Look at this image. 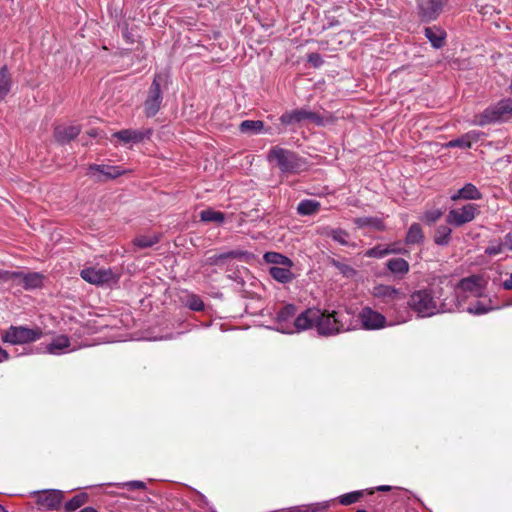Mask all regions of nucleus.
<instances>
[{
	"label": "nucleus",
	"mask_w": 512,
	"mask_h": 512,
	"mask_svg": "<svg viewBox=\"0 0 512 512\" xmlns=\"http://www.w3.org/2000/svg\"><path fill=\"white\" fill-rule=\"evenodd\" d=\"M390 250H402V253H405L406 251L401 247H396L395 245H389Z\"/></svg>",
	"instance_id": "obj_56"
},
{
	"label": "nucleus",
	"mask_w": 512,
	"mask_h": 512,
	"mask_svg": "<svg viewBox=\"0 0 512 512\" xmlns=\"http://www.w3.org/2000/svg\"><path fill=\"white\" fill-rule=\"evenodd\" d=\"M35 495L37 505L47 510L59 508L63 501V492L60 490L38 491Z\"/></svg>",
	"instance_id": "obj_14"
},
{
	"label": "nucleus",
	"mask_w": 512,
	"mask_h": 512,
	"mask_svg": "<svg viewBox=\"0 0 512 512\" xmlns=\"http://www.w3.org/2000/svg\"><path fill=\"white\" fill-rule=\"evenodd\" d=\"M80 276L83 280L94 285H104L115 283L117 277L111 269L104 268H85L81 271Z\"/></svg>",
	"instance_id": "obj_11"
},
{
	"label": "nucleus",
	"mask_w": 512,
	"mask_h": 512,
	"mask_svg": "<svg viewBox=\"0 0 512 512\" xmlns=\"http://www.w3.org/2000/svg\"><path fill=\"white\" fill-rule=\"evenodd\" d=\"M437 290L443 291L442 296L437 298L439 313L455 312L463 306V299L456 292L454 284L449 282L445 287H438Z\"/></svg>",
	"instance_id": "obj_7"
},
{
	"label": "nucleus",
	"mask_w": 512,
	"mask_h": 512,
	"mask_svg": "<svg viewBox=\"0 0 512 512\" xmlns=\"http://www.w3.org/2000/svg\"><path fill=\"white\" fill-rule=\"evenodd\" d=\"M308 62L314 67H319L323 63V60L318 53H311L308 55Z\"/></svg>",
	"instance_id": "obj_48"
},
{
	"label": "nucleus",
	"mask_w": 512,
	"mask_h": 512,
	"mask_svg": "<svg viewBox=\"0 0 512 512\" xmlns=\"http://www.w3.org/2000/svg\"><path fill=\"white\" fill-rule=\"evenodd\" d=\"M186 306L193 311H202L204 309L203 301L195 294L187 296Z\"/></svg>",
	"instance_id": "obj_42"
},
{
	"label": "nucleus",
	"mask_w": 512,
	"mask_h": 512,
	"mask_svg": "<svg viewBox=\"0 0 512 512\" xmlns=\"http://www.w3.org/2000/svg\"><path fill=\"white\" fill-rule=\"evenodd\" d=\"M151 129L133 130L123 129L113 134L114 137L119 139L124 144H137L151 136Z\"/></svg>",
	"instance_id": "obj_20"
},
{
	"label": "nucleus",
	"mask_w": 512,
	"mask_h": 512,
	"mask_svg": "<svg viewBox=\"0 0 512 512\" xmlns=\"http://www.w3.org/2000/svg\"><path fill=\"white\" fill-rule=\"evenodd\" d=\"M263 259L265 260V262L274 264V265H280V266H292L293 265L292 261L288 257H286L278 252H266L263 256Z\"/></svg>",
	"instance_id": "obj_33"
},
{
	"label": "nucleus",
	"mask_w": 512,
	"mask_h": 512,
	"mask_svg": "<svg viewBox=\"0 0 512 512\" xmlns=\"http://www.w3.org/2000/svg\"><path fill=\"white\" fill-rule=\"evenodd\" d=\"M0 333L2 342L11 345L29 344L39 340L43 335L42 329L39 327L28 328L13 325Z\"/></svg>",
	"instance_id": "obj_5"
},
{
	"label": "nucleus",
	"mask_w": 512,
	"mask_h": 512,
	"mask_svg": "<svg viewBox=\"0 0 512 512\" xmlns=\"http://www.w3.org/2000/svg\"><path fill=\"white\" fill-rule=\"evenodd\" d=\"M353 222L358 228L369 227L377 231H382L385 229V225L382 219L378 217H358L355 218Z\"/></svg>",
	"instance_id": "obj_28"
},
{
	"label": "nucleus",
	"mask_w": 512,
	"mask_h": 512,
	"mask_svg": "<svg viewBox=\"0 0 512 512\" xmlns=\"http://www.w3.org/2000/svg\"><path fill=\"white\" fill-rule=\"evenodd\" d=\"M452 230L446 225H440L437 227L434 236V242L437 245L445 246L450 241Z\"/></svg>",
	"instance_id": "obj_37"
},
{
	"label": "nucleus",
	"mask_w": 512,
	"mask_h": 512,
	"mask_svg": "<svg viewBox=\"0 0 512 512\" xmlns=\"http://www.w3.org/2000/svg\"><path fill=\"white\" fill-rule=\"evenodd\" d=\"M244 256L245 252L239 250L229 251L208 257L207 264L228 270L234 259H242Z\"/></svg>",
	"instance_id": "obj_21"
},
{
	"label": "nucleus",
	"mask_w": 512,
	"mask_h": 512,
	"mask_svg": "<svg viewBox=\"0 0 512 512\" xmlns=\"http://www.w3.org/2000/svg\"><path fill=\"white\" fill-rule=\"evenodd\" d=\"M88 500V496L85 493H80L71 498L66 502L64 508L66 512H73L84 505Z\"/></svg>",
	"instance_id": "obj_40"
},
{
	"label": "nucleus",
	"mask_w": 512,
	"mask_h": 512,
	"mask_svg": "<svg viewBox=\"0 0 512 512\" xmlns=\"http://www.w3.org/2000/svg\"><path fill=\"white\" fill-rule=\"evenodd\" d=\"M504 239V245H506L512 251V233H508Z\"/></svg>",
	"instance_id": "obj_53"
},
{
	"label": "nucleus",
	"mask_w": 512,
	"mask_h": 512,
	"mask_svg": "<svg viewBox=\"0 0 512 512\" xmlns=\"http://www.w3.org/2000/svg\"><path fill=\"white\" fill-rule=\"evenodd\" d=\"M379 491H389L391 489L390 486H386V485H383V486H379L377 488Z\"/></svg>",
	"instance_id": "obj_55"
},
{
	"label": "nucleus",
	"mask_w": 512,
	"mask_h": 512,
	"mask_svg": "<svg viewBox=\"0 0 512 512\" xmlns=\"http://www.w3.org/2000/svg\"><path fill=\"white\" fill-rule=\"evenodd\" d=\"M423 239L424 235L421 226L418 223H413L408 229L405 243L408 245L419 244Z\"/></svg>",
	"instance_id": "obj_32"
},
{
	"label": "nucleus",
	"mask_w": 512,
	"mask_h": 512,
	"mask_svg": "<svg viewBox=\"0 0 512 512\" xmlns=\"http://www.w3.org/2000/svg\"><path fill=\"white\" fill-rule=\"evenodd\" d=\"M15 278V271L0 270V281L1 282H12Z\"/></svg>",
	"instance_id": "obj_47"
},
{
	"label": "nucleus",
	"mask_w": 512,
	"mask_h": 512,
	"mask_svg": "<svg viewBox=\"0 0 512 512\" xmlns=\"http://www.w3.org/2000/svg\"><path fill=\"white\" fill-rule=\"evenodd\" d=\"M319 317V310L316 309H307L301 314H299L296 318H294L292 322V333L301 332L308 328H311L315 323L316 319Z\"/></svg>",
	"instance_id": "obj_19"
},
{
	"label": "nucleus",
	"mask_w": 512,
	"mask_h": 512,
	"mask_svg": "<svg viewBox=\"0 0 512 512\" xmlns=\"http://www.w3.org/2000/svg\"><path fill=\"white\" fill-rule=\"evenodd\" d=\"M158 242H159V236L156 235V234H153V235H140V236H137L133 240L134 245L139 247V248H149V247H152L153 245H155Z\"/></svg>",
	"instance_id": "obj_38"
},
{
	"label": "nucleus",
	"mask_w": 512,
	"mask_h": 512,
	"mask_svg": "<svg viewBox=\"0 0 512 512\" xmlns=\"http://www.w3.org/2000/svg\"><path fill=\"white\" fill-rule=\"evenodd\" d=\"M127 486H129L132 489H144L145 483L142 481H131L127 483Z\"/></svg>",
	"instance_id": "obj_49"
},
{
	"label": "nucleus",
	"mask_w": 512,
	"mask_h": 512,
	"mask_svg": "<svg viewBox=\"0 0 512 512\" xmlns=\"http://www.w3.org/2000/svg\"><path fill=\"white\" fill-rule=\"evenodd\" d=\"M387 269L394 275L402 278L409 272V264L403 258H392L386 263Z\"/></svg>",
	"instance_id": "obj_27"
},
{
	"label": "nucleus",
	"mask_w": 512,
	"mask_h": 512,
	"mask_svg": "<svg viewBox=\"0 0 512 512\" xmlns=\"http://www.w3.org/2000/svg\"><path fill=\"white\" fill-rule=\"evenodd\" d=\"M480 132L477 131H470L466 133L465 135L461 136L460 138L453 139L449 141L446 144V147L454 148H470L472 146V143L477 142L480 137Z\"/></svg>",
	"instance_id": "obj_24"
},
{
	"label": "nucleus",
	"mask_w": 512,
	"mask_h": 512,
	"mask_svg": "<svg viewBox=\"0 0 512 512\" xmlns=\"http://www.w3.org/2000/svg\"><path fill=\"white\" fill-rule=\"evenodd\" d=\"M292 266H273L270 268L269 273L273 279L280 283H288L293 279V273L290 268Z\"/></svg>",
	"instance_id": "obj_29"
},
{
	"label": "nucleus",
	"mask_w": 512,
	"mask_h": 512,
	"mask_svg": "<svg viewBox=\"0 0 512 512\" xmlns=\"http://www.w3.org/2000/svg\"><path fill=\"white\" fill-rule=\"evenodd\" d=\"M479 214V206L468 203L460 208L451 209L446 217V222L456 227H460L475 219Z\"/></svg>",
	"instance_id": "obj_8"
},
{
	"label": "nucleus",
	"mask_w": 512,
	"mask_h": 512,
	"mask_svg": "<svg viewBox=\"0 0 512 512\" xmlns=\"http://www.w3.org/2000/svg\"><path fill=\"white\" fill-rule=\"evenodd\" d=\"M13 81L6 66L0 68V101L11 91Z\"/></svg>",
	"instance_id": "obj_30"
},
{
	"label": "nucleus",
	"mask_w": 512,
	"mask_h": 512,
	"mask_svg": "<svg viewBox=\"0 0 512 512\" xmlns=\"http://www.w3.org/2000/svg\"><path fill=\"white\" fill-rule=\"evenodd\" d=\"M81 132L76 125H59L54 129V137L57 142L65 144L75 139Z\"/></svg>",
	"instance_id": "obj_22"
},
{
	"label": "nucleus",
	"mask_w": 512,
	"mask_h": 512,
	"mask_svg": "<svg viewBox=\"0 0 512 512\" xmlns=\"http://www.w3.org/2000/svg\"><path fill=\"white\" fill-rule=\"evenodd\" d=\"M89 135L92 136V137H95L96 136V132L93 130V131L89 132Z\"/></svg>",
	"instance_id": "obj_58"
},
{
	"label": "nucleus",
	"mask_w": 512,
	"mask_h": 512,
	"mask_svg": "<svg viewBox=\"0 0 512 512\" xmlns=\"http://www.w3.org/2000/svg\"><path fill=\"white\" fill-rule=\"evenodd\" d=\"M268 160L276 163L282 173L299 174L306 171L309 167L305 158L297 153L281 147H273L268 154Z\"/></svg>",
	"instance_id": "obj_3"
},
{
	"label": "nucleus",
	"mask_w": 512,
	"mask_h": 512,
	"mask_svg": "<svg viewBox=\"0 0 512 512\" xmlns=\"http://www.w3.org/2000/svg\"><path fill=\"white\" fill-rule=\"evenodd\" d=\"M502 286L505 290H512V273L509 278L503 282Z\"/></svg>",
	"instance_id": "obj_52"
},
{
	"label": "nucleus",
	"mask_w": 512,
	"mask_h": 512,
	"mask_svg": "<svg viewBox=\"0 0 512 512\" xmlns=\"http://www.w3.org/2000/svg\"><path fill=\"white\" fill-rule=\"evenodd\" d=\"M504 244L503 243H496L491 244L485 249V253L489 256H496L503 252Z\"/></svg>",
	"instance_id": "obj_45"
},
{
	"label": "nucleus",
	"mask_w": 512,
	"mask_h": 512,
	"mask_svg": "<svg viewBox=\"0 0 512 512\" xmlns=\"http://www.w3.org/2000/svg\"><path fill=\"white\" fill-rule=\"evenodd\" d=\"M320 203L316 200L305 199L302 200L297 206L299 215L308 216L317 213L320 210Z\"/></svg>",
	"instance_id": "obj_31"
},
{
	"label": "nucleus",
	"mask_w": 512,
	"mask_h": 512,
	"mask_svg": "<svg viewBox=\"0 0 512 512\" xmlns=\"http://www.w3.org/2000/svg\"><path fill=\"white\" fill-rule=\"evenodd\" d=\"M296 314V307L292 304H287L283 306L277 313L276 322H277V330L286 333L292 334V322L294 320Z\"/></svg>",
	"instance_id": "obj_17"
},
{
	"label": "nucleus",
	"mask_w": 512,
	"mask_h": 512,
	"mask_svg": "<svg viewBox=\"0 0 512 512\" xmlns=\"http://www.w3.org/2000/svg\"><path fill=\"white\" fill-rule=\"evenodd\" d=\"M512 118V98H505L490 105L482 113L475 116L474 123L485 126L491 123L507 121Z\"/></svg>",
	"instance_id": "obj_4"
},
{
	"label": "nucleus",
	"mask_w": 512,
	"mask_h": 512,
	"mask_svg": "<svg viewBox=\"0 0 512 512\" xmlns=\"http://www.w3.org/2000/svg\"><path fill=\"white\" fill-rule=\"evenodd\" d=\"M447 0H418L419 13L424 21L435 20Z\"/></svg>",
	"instance_id": "obj_16"
},
{
	"label": "nucleus",
	"mask_w": 512,
	"mask_h": 512,
	"mask_svg": "<svg viewBox=\"0 0 512 512\" xmlns=\"http://www.w3.org/2000/svg\"><path fill=\"white\" fill-rule=\"evenodd\" d=\"M123 171L117 166L91 164L88 167V175L95 177L97 181L117 178Z\"/></svg>",
	"instance_id": "obj_18"
},
{
	"label": "nucleus",
	"mask_w": 512,
	"mask_h": 512,
	"mask_svg": "<svg viewBox=\"0 0 512 512\" xmlns=\"http://www.w3.org/2000/svg\"><path fill=\"white\" fill-rule=\"evenodd\" d=\"M79 512H98V511L93 507H85L82 510H80Z\"/></svg>",
	"instance_id": "obj_54"
},
{
	"label": "nucleus",
	"mask_w": 512,
	"mask_h": 512,
	"mask_svg": "<svg viewBox=\"0 0 512 512\" xmlns=\"http://www.w3.org/2000/svg\"><path fill=\"white\" fill-rule=\"evenodd\" d=\"M243 133L258 134L264 131V123L260 120H244L240 124Z\"/></svg>",
	"instance_id": "obj_35"
},
{
	"label": "nucleus",
	"mask_w": 512,
	"mask_h": 512,
	"mask_svg": "<svg viewBox=\"0 0 512 512\" xmlns=\"http://www.w3.org/2000/svg\"><path fill=\"white\" fill-rule=\"evenodd\" d=\"M329 263L335 267L344 277L352 278L356 275V270L349 264L336 260L330 259Z\"/></svg>",
	"instance_id": "obj_39"
},
{
	"label": "nucleus",
	"mask_w": 512,
	"mask_h": 512,
	"mask_svg": "<svg viewBox=\"0 0 512 512\" xmlns=\"http://www.w3.org/2000/svg\"><path fill=\"white\" fill-rule=\"evenodd\" d=\"M456 292L463 299V303L469 297H480L483 293L482 279L480 276L472 275L461 279L456 285Z\"/></svg>",
	"instance_id": "obj_10"
},
{
	"label": "nucleus",
	"mask_w": 512,
	"mask_h": 512,
	"mask_svg": "<svg viewBox=\"0 0 512 512\" xmlns=\"http://www.w3.org/2000/svg\"><path fill=\"white\" fill-rule=\"evenodd\" d=\"M356 512H367V511L363 510V509H360V510H357Z\"/></svg>",
	"instance_id": "obj_59"
},
{
	"label": "nucleus",
	"mask_w": 512,
	"mask_h": 512,
	"mask_svg": "<svg viewBox=\"0 0 512 512\" xmlns=\"http://www.w3.org/2000/svg\"><path fill=\"white\" fill-rule=\"evenodd\" d=\"M44 275L39 272L15 271L14 285H21L25 290H33L41 288L43 285Z\"/></svg>",
	"instance_id": "obj_15"
},
{
	"label": "nucleus",
	"mask_w": 512,
	"mask_h": 512,
	"mask_svg": "<svg viewBox=\"0 0 512 512\" xmlns=\"http://www.w3.org/2000/svg\"><path fill=\"white\" fill-rule=\"evenodd\" d=\"M327 235L341 245L347 246L349 234L343 229H330Z\"/></svg>",
	"instance_id": "obj_41"
},
{
	"label": "nucleus",
	"mask_w": 512,
	"mask_h": 512,
	"mask_svg": "<svg viewBox=\"0 0 512 512\" xmlns=\"http://www.w3.org/2000/svg\"><path fill=\"white\" fill-rule=\"evenodd\" d=\"M318 507L317 506H306L295 509L294 512H317Z\"/></svg>",
	"instance_id": "obj_50"
},
{
	"label": "nucleus",
	"mask_w": 512,
	"mask_h": 512,
	"mask_svg": "<svg viewBox=\"0 0 512 512\" xmlns=\"http://www.w3.org/2000/svg\"><path fill=\"white\" fill-rule=\"evenodd\" d=\"M161 75H156L148 91V97L144 102V113L147 117L155 116L162 104Z\"/></svg>",
	"instance_id": "obj_9"
},
{
	"label": "nucleus",
	"mask_w": 512,
	"mask_h": 512,
	"mask_svg": "<svg viewBox=\"0 0 512 512\" xmlns=\"http://www.w3.org/2000/svg\"><path fill=\"white\" fill-rule=\"evenodd\" d=\"M466 310L470 314H475V315H482V314H485V313H487L489 311V309L486 308L480 302H477V304L475 306H473V307L472 306L468 307Z\"/></svg>",
	"instance_id": "obj_46"
},
{
	"label": "nucleus",
	"mask_w": 512,
	"mask_h": 512,
	"mask_svg": "<svg viewBox=\"0 0 512 512\" xmlns=\"http://www.w3.org/2000/svg\"><path fill=\"white\" fill-rule=\"evenodd\" d=\"M199 216L200 220L203 222H215L217 224L223 223L225 219L224 213L215 211L211 208L202 210Z\"/></svg>",
	"instance_id": "obj_36"
},
{
	"label": "nucleus",
	"mask_w": 512,
	"mask_h": 512,
	"mask_svg": "<svg viewBox=\"0 0 512 512\" xmlns=\"http://www.w3.org/2000/svg\"><path fill=\"white\" fill-rule=\"evenodd\" d=\"M372 296L381 304L394 308L396 304L405 299V292L391 285L378 284L373 287Z\"/></svg>",
	"instance_id": "obj_6"
},
{
	"label": "nucleus",
	"mask_w": 512,
	"mask_h": 512,
	"mask_svg": "<svg viewBox=\"0 0 512 512\" xmlns=\"http://www.w3.org/2000/svg\"><path fill=\"white\" fill-rule=\"evenodd\" d=\"M358 318L365 330H379L387 326L386 317L368 306L361 309Z\"/></svg>",
	"instance_id": "obj_12"
},
{
	"label": "nucleus",
	"mask_w": 512,
	"mask_h": 512,
	"mask_svg": "<svg viewBox=\"0 0 512 512\" xmlns=\"http://www.w3.org/2000/svg\"><path fill=\"white\" fill-rule=\"evenodd\" d=\"M70 347V340L66 335H58L46 346V352L57 355Z\"/></svg>",
	"instance_id": "obj_26"
},
{
	"label": "nucleus",
	"mask_w": 512,
	"mask_h": 512,
	"mask_svg": "<svg viewBox=\"0 0 512 512\" xmlns=\"http://www.w3.org/2000/svg\"><path fill=\"white\" fill-rule=\"evenodd\" d=\"M0 512H8V510L0 504Z\"/></svg>",
	"instance_id": "obj_57"
},
{
	"label": "nucleus",
	"mask_w": 512,
	"mask_h": 512,
	"mask_svg": "<svg viewBox=\"0 0 512 512\" xmlns=\"http://www.w3.org/2000/svg\"><path fill=\"white\" fill-rule=\"evenodd\" d=\"M442 216V212L439 209L427 211L424 214L423 220L427 223H434Z\"/></svg>",
	"instance_id": "obj_44"
},
{
	"label": "nucleus",
	"mask_w": 512,
	"mask_h": 512,
	"mask_svg": "<svg viewBox=\"0 0 512 512\" xmlns=\"http://www.w3.org/2000/svg\"><path fill=\"white\" fill-rule=\"evenodd\" d=\"M315 325L318 333L324 336L350 331L355 328L352 324V317L347 311L322 313L319 310V317H317Z\"/></svg>",
	"instance_id": "obj_2"
},
{
	"label": "nucleus",
	"mask_w": 512,
	"mask_h": 512,
	"mask_svg": "<svg viewBox=\"0 0 512 512\" xmlns=\"http://www.w3.org/2000/svg\"><path fill=\"white\" fill-rule=\"evenodd\" d=\"M389 254H402V250H390V247H384L381 245L375 246L368 249L365 252V256L369 258H383Z\"/></svg>",
	"instance_id": "obj_34"
},
{
	"label": "nucleus",
	"mask_w": 512,
	"mask_h": 512,
	"mask_svg": "<svg viewBox=\"0 0 512 512\" xmlns=\"http://www.w3.org/2000/svg\"><path fill=\"white\" fill-rule=\"evenodd\" d=\"M425 36L430 41L432 46L436 49L441 48L444 45L446 33L439 27H426Z\"/></svg>",
	"instance_id": "obj_25"
},
{
	"label": "nucleus",
	"mask_w": 512,
	"mask_h": 512,
	"mask_svg": "<svg viewBox=\"0 0 512 512\" xmlns=\"http://www.w3.org/2000/svg\"><path fill=\"white\" fill-rule=\"evenodd\" d=\"M442 294L437 288L417 290L410 295L408 306L420 317H431L439 313L437 298Z\"/></svg>",
	"instance_id": "obj_1"
},
{
	"label": "nucleus",
	"mask_w": 512,
	"mask_h": 512,
	"mask_svg": "<svg viewBox=\"0 0 512 512\" xmlns=\"http://www.w3.org/2000/svg\"><path fill=\"white\" fill-rule=\"evenodd\" d=\"M9 358V353L0 346V363L7 361Z\"/></svg>",
	"instance_id": "obj_51"
},
{
	"label": "nucleus",
	"mask_w": 512,
	"mask_h": 512,
	"mask_svg": "<svg viewBox=\"0 0 512 512\" xmlns=\"http://www.w3.org/2000/svg\"><path fill=\"white\" fill-rule=\"evenodd\" d=\"M280 121L284 125H294L304 121L320 124L322 118L315 112L301 108L283 113L280 117Z\"/></svg>",
	"instance_id": "obj_13"
},
{
	"label": "nucleus",
	"mask_w": 512,
	"mask_h": 512,
	"mask_svg": "<svg viewBox=\"0 0 512 512\" xmlns=\"http://www.w3.org/2000/svg\"><path fill=\"white\" fill-rule=\"evenodd\" d=\"M481 198H482L481 192L472 183L465 184L456 193L451 195V200H453V201H457V200H460V199H464V200H480Z\"/></svg>",
	"instance_id": "obj_23"
},
{
	"label": "nucleus",
	"mask_w": 512,
	"mask_h": 512,
	"mask_svg": "<svg viewBox=\"0 0 512 512\" xmlns=\"http://www.w3.org/2000/svg\"><path fill=\"white\" fill-rule=\"evenodd\" d=\"M511 92H512V79H511V83H510V86H509Z\"/></svg>",
	"instance_id": "obj_60"
},
{
	"label": "nucleus",
	"mask_w": 512,
	"mask_h": 512,
	"mask_svg": "<svg viewBox=\"0 0 512 512\" xmlns=\"http://www.w3.org/2000/svg\"><path fill=\"white\" fill-rule=\"evenodd\" d=\"M361 496L362 493L360 491H355L342 495L339 501L342 505H350L357 502Z\"/></svg>",
	"instance_id": "obj_43"
}]
</instances>
